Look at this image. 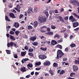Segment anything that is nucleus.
Instances as JSON below:
<instances>
[{
	"label": "nucleus",
	"instance_id": "obj_22",
	"mask_svg": "<svg viewBox=\"0 0 79 79\" xmlns=\"http://www.w3.org/2000/svg\"><path fill=\"white\" fill-rule=\"evenodd\" d=\"M73 15H74V16H75V17H77V18H78V19H79V15H77V14H76L75 13H74L73 14Z\"/></svg>",
	"mask_w": 79,
	"mask_h": 79
},
{
	"label": "nucleus",
	"instance_id": "obj_61",
	"mask_svg": "<svg viewBox=\"0 0 79 79\" xmlns=\"http://www.w3.org/2000/svg\"><path fill=\"white\" fill-rule=\"evenodd\" d=\"M65 31H66V30H64L63 31H61V32L62 33H64V32H65Z\"/></svg>",
	"mask_w": 79,
	"mask_h": 79
},
{
	"label": "nucleus",
	"instance_id": "obj_62",
	"mask_svg": "<svg viewBox=\"0 0 79 79\" xmlns=\"http://www.w3.org/2000/svg\"><path fill=\"white\" fill-rule=\"evenodd\" d=\"M45 76H49V74L48 73H46L45 74Z\"/></svg>",
	"mask_w": 79,
	"mask_h": 79
},
{
	"label": "nucleus",
	"instance_id": "obj_45",
	"mask_svg": "<svg viewBox=\"0 0 79 79\" xmlns=\"http://www.w3.org/2000/svg\"><path fill=\"white\" fill-rule=\"evenodd\" d=\"M76 20L75 19L73 18L71 20V21H72V22H74V21H76Z\"/></svg>",
	"mask_w": 79,
	"mask_h": 79
},
{
	"label": "nucleus",
	"instance_id": "obj_5",
	"mask_svg": "<svg viewBox=\"0 0 79 79\" xmlns=\"http://www.w3.org/2000/svg\"><path fill=\"white\" fill-rule=\"evenodd\" d=\"M73 69L74 71H76L78 70V67L76 65H73Z\"/></svg>",
	"mask_w": 79,
	"mask_h": 79
},
{
	"label": "nucleus",
	"instance_id": "obj_56",
	"mask_svg": "<svg viewBox=\"0 0 79 79\" xmlns=\"http://www.w3.org/2000/svg\"><path fill=\"white\" fill-rule=\"evenodd\" d=\"M27 67H28V69H30V63H29L27 65Z\"/></svg>",
	"mask_w": 79,
	"mask_h": 79
},
{
	"label": "nucleus",
	"instance_id": "obj_2",
	"mask_svg": "<svg viewBox=\"0 0 79 79\" xmlns=\"http://www.w3.org/2000/svg\"><path fill=\"white\" fill-rule=\"evenodd\" d=\"M63 55H64V53H63L61 50H58L57 53V60H58L59 58H60L61 57H62Z\"/></svg>",
	"mask_w": 79,
	"mask_h": 79
},
{
	"label": "nucleus",
	"instance_id": "obj_30",
	"mask_svg": "<svg viewBox=\"0 0 79 79\" xmlns=\"http://www.w3.org/2000/svg\"><path fill=\"white\" fill-rule=\"evenodd\" d=\"M40 64H41V62H36L35 63V65L36 66H39V65H40Z\"/></svg>",
	"mask_w": 79,
	"mask_h": 79
},
{
	"label": "nucleus",
	"instance_id": "obj_48",
	"mask_svg": "<svg viewBox=\"0 0 79 79\" xmlns=\"http://www.w3.org/2000/svg\"><path fill=\"white\" fill-rule=\"evenodd\" d=\"M44 28H46V29H47V27L45 26H43L41 27V29H43Z\"/></svg>",
	"mask_w": 79,
	"mask_h": 79
},
{
	"label": "nucleus",
	"instance_id": "obj_15",
	"mask_svg": "<svg viewBox=\"0 0 79 79\" xmlns=\"http://www.w3.org/2000/svg\"><path fill=\"white\" fill-rule=\"evenodd\" d=\"M78 60H76L74 61V63L75 64H79V57L77 58Z\"/></svg>",
	"mask_w": 79,
	"mask_h": 79
},
{
	"label": "nucleus",
	"instance_id": "obj_18",
	"mask_svg": "<svg viewBox=\"0 0 79 79\" xmlns=\"http://www.w3.org/2000/svg\"><path fill=\"white\" fill-rule=\"evenodd\" d=\"M34 26L35 27H37L38 24L37 22V21H35L34 23Z\"/></svg>",
	"mask_w": 79,
	"mask_h": 79
},
{
	"label": "nucleus",
	"instance_id": "obj_52",
	"mask_svg": "<svg viewBox=\"0 0 79 79\" xmlns=\"http://www.w3.org/2000/svg\"><path fill=\"white\" fill-rule=\"evenodd\" d=\"M64 19L65 20H66L67 19V20H68V17L67 16L65 17H64Z\"/></svg>",
	"mask_w": 79,
	"mask_h": 79
},
{
	"label": "nucleus",
	"instance_id": "obj_14",
	"mask_svg": "<svg viewBox=\"0 0 79 79\" xmlns=\"http://www.w3.org/2000/svg\"><path fill=\"white\" fill-rule=\"evenodd\" d=\"M39 43L37 42H35L32 43V45L34 46H37L38 45Z\"/></svg>",
	"mask_w": 79,
	"mask_h": 79
},
{
	"label": "nucleus",
	"instance_id": "obj_58",
	"mask_svg": "<svg viewBox=\"0 0 79 79\" xmlns=\"http://www.w3.org/2000/svg\"><path fill=\"white\" fill-rule=\"evenodd\" d=\"M30 56H34V54L32 53H30Z\"/></svg>",
	"mask_w": 79,
	"mask_h": 79
},
{
	"label": "nucleus",
	"instance_id": "obj_29",
	"mask_svg": "<svg viewBox=\"0 0 79 79\" xmlns=\"http://www.w3.org/2000/svg\"><path fill=\"white\" fill-rule=\"evenodd\" d=\"M74 47H76V44H73L70 45V47H71V48H73Z\"/></svg>",
	"mask_w": 79,
	"mask_h": 79
},
{
	"label": "nucleus",
	"instance_id": "obj_26",
	"mask_svg": "<svg viewBox=\"0 0 79 79\" xmlns=\"http://www.w3.org/2000/svg\"><path fill=\"white\" fill-rule=\"evenodd\" d=\"M7 54H11V51L10 50H6Z\"/></svg>",
	"mask_w": 79,
	"mask_h": 79
},
{
	"label": "nucleus",
	"instance_id": "obj_50",
	"mask_svg": "<svg viewBox=\"0 0 79 79\" xmlns=\"http://www.w3.org/2000/svg\"><path fill=\"white\" fill-rule=\"evenodd\" d=\"M40 31L41 32H42L43 33H44L46 32V31L41 30H40Z\"/></svg>",
	"mask_w": 79,
	"mask_h": 79
},
{
	"label": "nucleus",
	"instance_id": "obj_4",
	"mask_svg": "<svg viewBox=\"0 0 79 79\" xmlns=\"http://www.w3.org/2000/svg\"><path fill=\"white\" fill-rule=\"evenodd\" d=\"M39 57L41 60H44L45 58H47V56L45 55H40L39 56Z\"/></svg>",
	"mask_w": 79,
	"mask_h": 79
},
{
	"label": "nucleus",
	"instance_id": "obj_59",
	"mask_svg": "<svg viewBox=\"0 0 79 79\" xmlns=\"http://www.w3.org/2000/svg\"><path fill=\"white\" fill-rule=\"evenodd\" d=\"M28 48V46H26L24 47V49H25V50H27V49Z\"/></svg>",
	"mask_w": 79,
	"mask_h": 79
},
{
	"label": "nucleus",
	"instance_id": "obj_1",
	"mask_svg": "<svg viewBox=\"0 0 79 79\" xmlns=\"http://www.w3.org/2000/svg\"><path fill=\"white\" fill-rule=\"evenodd\" d=\"M38 21L40 23H44L47 21V18L44 16L41 15L38 17Z\"/></svg>",
	"mask_w": 79,
	"mask_h": 79
},
{
	"label": "nucleus",
	"instance_id": "obj_33",
	"mask_svg": "<svg viewBox=\"0 0 79 79\" xmlns=\"http://www.w3.org/2000/svg\"><path fill=\"white\" fill-rule=\"evenodd\" d=\"M51 27L52 29H56V27L53 25H52L51 26Z\"/></svg>",
	"mask_w": 79,
	"mask_h": 79
},
{
	"label": "nucleus",
	"instance_id": "obj_54",
	"mask_svg": "<svg viewBox=\"0 0 79 79\" xmlns=\"http://www.w3.org/2000/svg\"><path fill=\"white\" fill-rule=\"evenodd\" d=\"M65 52H68V50H69V49H68V48L67 47L65 49Z\"/></svg>",
	"mask_w": 79,
	"mask_h": 79
},
{
	"label": "nucleus",
	"instance_id": "obj_9",
	"mask_svg": "<svg viewBox=\"0 0 79 79\" xmlns=\"http://www.w3.org/2000/svg\"><path fill=\"white\" fill-rule=\"evenodd\" d=\"M21 54L22 56H24L26 55V51L22 52H21Z\"/></svg>",
	"mask_w": 79,
	"mask_h": 79
},
{
	"label": "nucleus",
	"instance_id": "obj_6",
	"mask_svg": "<svg viewBox=\"0 0 79 79\" xmlns=\"http://www.w3.org/2000/svg\"><path fill=\"white\" fill-rule=\"evenodd\" d=\"M51 44L52 45H55L57 44V42L54 40H52Z\"/></svg>",
	"mask_w": 79,
	"mask_h": 79
},
{
	"label": "nucleus",
	"instance_id": "obj_19",
	"mask_svg": "<svg viewBox=\"0 0 79 79\" xmlns=\"http://www.w3.org/2000/svg\"><path fill=\"white\" fill-rule=\"evenodd\" d=\"M51 74V76L53 75V70H52V69H50V70L48 71Z\"/></svg>",
	"mask_w": 79,
	"mask_h": 79
},
{
	"label": "nucleus",
	"instance_id": "obj_64",
	"mask_svg": "<svg viewBox=\"0 0 79 79\" xmlns=\"http://www.w3.org/2000/svg\"><path fill=\"white\" fill-rule=\"evenodd\" d=\"M68 79H75L74 78H73L72 77H69Z\"/></svg>",
	"mask_w": 79,
	"mask_h": 79
},
{
	"label": "nucleus",
	"instance_id": "obj_42",
	"mask_svg": "<svg viewBox=\"0 0 79 79\" xmlns=\"http://www.w3.org/2000/svg\"><path fill=\"white\" fill-rule=\"evenodd\" d=\"M79 27H78L77 28L75 29H74V31H76V32H77V31H78V30H79Z\"/></svg>",
	"mask_w": 79,
	"mask_h": 79
},
{
	"label": "nucleus",
	"instance_id": "obj_8",
	"mask_svg": "<svg viewBox=\"0 0 79 79\" xmlns=\"http://www.w3.org/2000/svg\"><path fill=\"white\" fill-rule=\"evenodd\" d=\"M73 27H76L79 26V23L75 22L73 23Z\"/></svg>",
	"mask_w": 79,
	"mask_h": 79
},
{
	"label": "nucleus",
	"instance_id": "obj_20",
	"mask_svg": "<svg viewBox=\"0 0 79 79\" xmlns=\"http://www.w3.org/2000/svg\"><path fill=\"white\" fill-rule=\"evenodd\" d=\"M56 47L57 48H60V49H62V46L60 45H57L56 46Z\"/></svg>",
	"mask_w": 79,
	"mask_h": 79
},
{
	"label": "nucleus",
	"instance_id": "obj_60",
	"mask_svg": "<svg viewBox=\"0 0 79 79\" xmlns=\"http://www.w3.org/2000/svg\"><path fill=\"white\" fill-rule=\"evenodd\" d=\"M64 11V9L63 8L61 9L60 11L61 12H63Z\"/></svg>",
	"mask_w": 79,
	"mask_h": 79
},
{
	"label": "nucleus",
	"instance_id": "obj_39",
	"mask_svg": "<svg viewBox=\"0 0 79 79\" xmlns=\"http://www.w3.org/2000/svg\"><path fill=\"white\" fill-rule=\"evenodd\" d=\"M58 66V64H57V63H54L53 64V66L54 67H56V66Z\"/></svg>",
	"mask_w": 79,
	"mask_h": 79
},
{
	"label": "nucleus",
	"instance_id": "obj_57",
	"mask_svg": "<svg viewBox=\"0 0 79 79\" xmlns=\"http://www.w3.org/2000/svg\"><path fill=\"white\" fill-rule=\"evenodd\" d=\"M33 51H34V50L32 48L30 49V52H32Z\"/></svg>",
	"mask_w": 79,
	"mask_h": 79
},
{
	"label": "nucleus",
	"instance_id": "obj_36",
	"mask_svg": "<svg viewBox=\"0 0 79 79\" xmlns=\"http://www.w3.org/2000/svg\"><path fill=\"white\" fill-rule=\"evenodd\" d=\"M74 75H75V73H71L70 74V76L71 77H73V76H74Z\"/></svg>",
	"mask_w": 79,
	"mask_h": 79
},
{
	"label": "nucleus",
	"instance_id": "obj_11",
	"mask_svg": "<svg viewBox=\"0 0 79 79\" xmlns=\"http://www.w3.org/2000/svg\"><path fill=\"white\" fill-rule=\"evenodd\" d=\"M36 39L37 38L35 36L31 37H30V40H32L33 42H34Z\"/></svg>",
	"mask_w": 79,
	"mask_h": 79
},
{
	"label": "nucleus",
	"instance_id": "obj_53",
	"mask_svg": "<svg viewBox=\"0 0 79 79\" xmlns=\"http://www.w3.org/2000/svg\"><path fill=\"white\" fill-rule=\"evenodd\" d=\"M28 60L29 59L27 58H25L24 60V61L25 62V61H28Z\"/></svg>",
	"mask_w": 79,
	"mask_h": 79
},
{
	"label": "nucleus",
	"instance_id": "obj_17",
	"mask_svg": "<svg viewBox=\"0 0 79 79\" xmlns=\"http://www.w3.org/2000/svg\"><path fill=\"white\" fill-rule=\"evenodd\" d=\"M5 20L7 21H11L8 16H5Z\"/></svg>",
	"mask_w": 79,
	"mask_h": 79
},
{
	"label": "nucleus",
	"instance_id": "obj_34",
	"mask_svg": "<svg viewBox=\"0 0 79 79\" xmlns=\"http://www.w3.org/2000/svg\"><path fill=\"white\" fill-rule=\"evenodd\" d=\"M45 14L47 18H48V16H49V15H48V12L46 11L45 12Z\"/></svg>",
	"mask_w": 79,
	"mask_h": 79
},
{
	"label": "nucleus",
	"instance_id": "obj_23",
	"mask_svg": "<svg viewBox=\"0 0 79 79\" xmlns=\"http://www.w3.org/2000/svg\"><path fill=\"white\" fill-rule=\"evenodd\" d=\"M64 73H65V71L64 70H62L60 73V74H63Z\"/></svg>",
	"mask_w": 79,
	"mask_h": 79
},
{
	"label": "nucleus",
	"instance_id": "obj_25",
	"mask_svg": "<svg viewBox=\"0 0 79 79\" xmlns=\"http://www.w3.org/2000/svg\"><path fill=\"white\" fill-rule=\"evenodd\" d=\"M47 35H52L53 34V33L52 32H48L47 33Z\"/></svg>",
	"mask_w": 79,
	"mask_h": 79
},
{
	"label": "nucleus",
	"instance_id": "obj_47",
	"mask_svg": "<svg viewBox=\"0 0 79 79\" xmlns=\"http://www.w3.org/2000/svg\"><path fill=\"white\" fill-rule=\"evenodd\" d=\"M47 31L48 32L50 31V28L49 27H48L47 29Z\"/></svg>",
	"mask_w": 79,
	"mask_h": 79
},
{
	"label": "nucleus",
	"instance_id": "obj_7",
	"mask_svg": "<svg viewBox=\"0 0 79 79\" xmlns=\"http://www.w3.org/2000/svg\"><path fill=\"white\" fill-rule=\"evenodd\" d=\"M9 16L10 17H11L12 18L14 19L16 18V17L15 15V14L12 13H10L9 14Z\"/></svg>",
	"mask_w": 79,
	"mask_h": 79
},
{
	"label": "nucleus",
	"instance_id": "obj_27",
	"mask_svg": "<svg viewBox=\"0 0 79 79\" xmlns=\"http://www.w3.org/2000/svg\"><path fill=\"white\" fill-rule=\"evenodd\" d=\"M70 2L71 3H75V2H76V0H72L70 1Z\"/></svg>",
	"mask_w": 79,
	"mask_h": 79
},
{
	"label": "nucleus",
	"instance_id": "obj_35",
	"mask_svg": "<svg viewBox=\"0 0 79 79\" xmlns=\"http://www.w3.org/2000/svg\"><path fill=\"white\" fill-rule=\"evenodd\" d=\"M17 8L18 9H20V8H21V6H20V5H19V4H18L17 5Z\"/></svg>",
	"mask_w": 79,
	"mask_h": 79
},
{
	"label": "nucleus",
	"instance_id": "obj_46",
	"mask_svg": "<svg viewBox=\"0 0 79 79\" xmlns=\"http://www.w3.org/2000/svg\"><path fill=\"white\" fill-rule=\"evenodd\" d=\"M73 18V16H71L69 18V20H71Z\"/></svg>",
	"mask_w": 79,
	"mask_h": 79
},
{
	"label": "nucleus",
	"instance_id": "obj_37",
	"mask_svg": "<svg viewBox=\"0 0 79 79\" xmlns=\"http://www.w3.org/2000/svg\"><path fill=\"white\" fill-rule=\"evenodd\" d=\"M10 34H15V32H14L13 31H10Z\"/></svg>",
	"mask_w": 79,
	"mask_h": 79
},
{
	"label": "nucleus",
	"instance_id": "obj_28",
	"mask_svg": "<svg viewBox=\"0 0 79 79\" xmlns=\"http://www.w3.org/2000/svg\"><path fill=\"white\" fill-rule=\"evenodd\" d=\"M20 32L19 31H15V34L16 35H17V36H18V34H19V33Z\"/></svg>",
	"mask_w": 79,
	"mask_h": 79
},
{
	"label": "nucleus",
	"instance_id": "obj_21",
	"mask_svg": "<svg viewBox=\"0 0 79 79\" xmlns=\"http://www.w3.org/2000/svg\"><path fill=\"white\" fill-rule=\"evenodd\" d=\"M54 38L57 37L58 39H60V36L58 34H56L54 36Z\"/></svg>",
	"mask_w": 79,
	"mask_h": 79
},
{
	"label": "nucleus",
	"instance_id": "obj_32",
	"mask_svg": "<svg viewBox=\"0 0 79 79\" xmlns=\"http://www.w3.org/2000/svg\"><path fill=\"white\" fill-rule=\"evenodd\" d=\"M62 42H63V40L62 38H61L60 40L57 41V42L58 43H61Z\"/></svg>",
	"mask_w": 79,
	"mask_h": 79
},
{
	"label": "nucleus",
	"instance_id": "obj_41",
	"mask_svg": "<svg viewBox=\"0 0 79 79\" xmlns=\"http://www.w3.org/2000/svg\"><path fill=\"white\" fill-rule=\"evenodd\" d=\"M10 46H11V47H13V45H14V43L13 42H10Z\"/></svg>",
	"mask_w": 79,
	"mask_h": 79
},
{
	"label": "nucleus",
	"instance_id": "obj_16",
	"mask_svg": "<svg viewBox=\"0 0 79 79\" xmlns=\"http://www.w3.org/2000/svg\"><path fill=\"white\" fill-rule=\"evenodd\" d=\"M21 71L22 72H26V67H23L21 68Z\"/></svg>",
	"mask_w": 79,
	"mask_h": 79
},
{
	"label": "nucleus",
	"instance_id": "obj_63",
	"mask_svg": "<svg viewBox=\"0 0 79 79\" xmlns=\"http://www.w3.org/2000/svg\"><path fill=\"white\" fill-rule=\"evenodd\" d=\"M55 13H58V10H55Z\"/></svg>",
	"mask_w": 79,
	"mask_h": 79
},
{
	"label": "nucleus",
	"instance_id": "obj_38",
	"mask_svg": "<svg viewBox=\"0 0 79 79\" xmlns=\"http://www.w3.org/2000/svg\"><path fill=\"white\" fill-rule=\"evenodd\" d=\"M23 14H20L19 17V19H22V18H23Z\"/></svg>",
	"mask_w": 79,
	"mask_h": 79
},
{
	"label": "nucleus",
	"instance_id": "obj_49",
	"mask_svg": "<svg viewBox=\"0 0 79 79\" xmlns=\"http://www.w3.org/2000/svg\"><path fill=\"white\" fill-rule=\"evenodd\" d=\"M14 57L15 58H18V56L17 55V54L14 55Z\"/></svg>",
	"mask_w": 79,
	"mask_h": 79
},
{
	"label": "nucleus",
	"instance_id": "obj_13",
	"mask_svg": "<svg viewBox=\"0 0 79 79\" xmlns=\"http://www.w3.org/2000/svg\"><path fill=\"white\" fill-rule=\"evenodd\" d=\"M10 38L11 40H12L15 41L16 40L15 38L12 35H10Z\"/></svg>",
	"mask_w": 79,
	"mask_h": 79
},
{
	"label": "nucleus",
	"instance_id": "obj_40",
	"mask_svg": "<svg viewBox=\"0 0 79 79\" xmlns=\"http://www.w3.org/2000/svg\"><path fill=\"white\" fill-rule=\"evenodd\" d=\"M23 38H25V39H27V36H26V35H23Z\"/></svg>",
	"mask_w": 79,
	"mask_h": 79
},
{
	"label": "nucleus",
	"instance_id": "obj_3",
	"mask_svg": "<svg viewBox=\"0 0 79 79\" xmlns=\"http://www.w3.org/2000/svg\"><path fill=\"white\" fill-rule=\"evenodd\" d=\"M50 64H51V63L48 60L46 61L45 62L43 63V64L44 66H50Z\"/></svg>",
	"mask_w": 79,
	"mask_h": 79
},
{
	"label": "nucleus",
	"instance_id": "obj_43",
	"mask_svg": "<svg viewBox=\"0 0 79 79\" xmlns=\"http://www.w3.org/2000/svg\"><path fill=\"white\" fill-rule=\"evenodd\" d=\"M34 8V11L35 12L37 11V7H35Z\"/></svg>",
	"mask_w": 79,
	"mask_h": 79
},
{
	"label": "nucleus",
	"instance_id": "obj_55",
	"mask_svg": "<svg viewBox=\"0 0 79 79\" xmlns=\"http://www.w3.org/2000/svg\"><path fill=\"white\" fill-rule=\"evenodd\" d=\"M49 13V14H50V15H53V13L52 12V11L50 10Z\"/></svg>",
	"mask_w": 79,
	"mask_h": 79
},
{
	"label": "nucleus",
	"instance_id": "obj_12",
	"mask_svg": "<svg viewBox=\"0 0 79 79\" xmlns=\"http://www.w3.org/2000/svg\"><path fill=\"white\" fill-rule=\"evenodd\" d=\"M14 26L15 27H19V23H17L16 22L15 23H14Z\"/></svg>",
	"mask_w": 79,
	"mask_h": 79
},
{
	"label": "nucleus",
	"instance_id": "obj_44",
	"mask_svg": "<svg viewBox=\"0 0 79 79\" xmlns=\"http://www.w3.org/2000/svg\"><path fill=\"white\" fill-rule=\"evenodd\" d=\"M27 13H28V14H30V8H28V10H27Z\"/></svg>",
	"mask_w": 79,
	"mask_h": 79
},
{
	"label": "nucleus",
	"instance_id": "obj_31",
	"mask_svg": "<svg viewBox=\"0 0 79 79\" xmlns=\"http://www.w3.org/2000/svg\"><path fill=\"white\" fill-rule=\"evenodd\" d=\"M68 35L67 34V33H64V38H66V37H68Z\"/></svg>",
	"mask_w": 79,
	"mask_h": 79
},
{
	"label": "nucleus",
	"instance_id": "obj_24",
	"mask_svg": "<svg viewBox=\"0 0 79 79\" xmlns=\"http://www.w3.org/2000/svg\"><path fill=\"white\" fill-rule=\"evenodd\" d=\"M40 49V50H43V51H46L47 48H43L42 47H41Z\"/></svg>",
	"mask_w": 79,
	"mask_h": 79
},
{
	"label": "nucleus",
	"instance_id": "obj_51",
	"mask_svg": "<svg viewBox=\"0 0 79 79\" xmlns=\"http://www.w3.org/2000/svg\"><path fill=\"white\" fill-rule=\"evenodd\" d=\"M41 69L40 68H37L35 69V70H37V71H39V70H40Z\"/></svg>",
	"mask_w": 79,
	"mask_h": 79
},
{
	"label": "nucleus",
	"instance_id": "obj_10",
	"mask_svg": "<svg viewBox=\"0 0 79 79\" xmlns=\"http://www.w3.org/2000/svg\"><path fill=\"white\" fill-rule=\"evenodd\" d=\"M59 20L60 21H61V22H63L64 23H65V22L64 21V19H63V18L61 17V16H59Z\"/></svg>",
	"mask_w": 79,
	"mask_h": 79
}]
</instances>
